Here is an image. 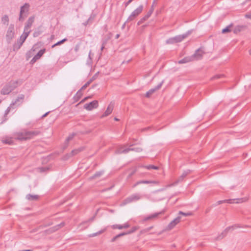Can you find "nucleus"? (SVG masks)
Wrapping results in <instances>:
<instances>
[{"mask_svg":"<svg viewBox=\"0 0 251 251\" xmlns=\"http://www.w3.org/2000/svg\"><path fill=\"white\" fill-rule=\"evenodd\" d=\"M123 228H127L130 227V225L128 223H125L123 225Z\"/></svg>","mask_w":251,"mask_h":251,"instance_id":"55","label":"nucleus"},{"mask_svg":"<svg viewBox=\"0 0 251 251\" xmlns=\"http://www.w3.org/2000/svg\"><path fill=\"white\" fill-rule=\"evenodd\" d=\"M233 24H230L229 25L227 26L226 27L223 28L222 31V33L225 34V33H226L231 32V28L233 26Z\"/></svg>","mask_w":251,"mask_h":251,"instance_id":"29","label":"nucleus"},{"mask_svg":"<svg viewBox=\"0 0 251 251\" xmlns=\"http://www.w3.org/2000/svg\"><path fill=\"white\" fill-rule=\"evenodd\" d=\"M30 28V27H27L26 26H25V27H24V31H25V32L29 31V33H30L31 32V30H29Z\"/></svg>","mask_w":251,"mask_h":251,"instance_id":"58","label":"nucleus"},{"mask_svg":"<svg viewBox=\"0 0 251 251\" xmlns=\"http://www.w3.org/2000/svg\"><path fill=\"white\" fill-rule=\"evenodd\" d=\"M152 10L150 9L149 11L148 12V13L145 15L147 17L149 18V17L151 16V15L152 13Z\"/></svg>","mask_w":251,"mask_h":251,"instance_id":"50","label":"nucleus"},{"mask_svg":"<svg viewBox=\"0 0 251 251\" xmlns=\"http://www.w3.org/2000/svg\"><path fill=\"white\" fill-rule=\"evenodd\" d=\"M99 73H96L91 79L93 81L97 77L98 74Z\"/></svg>","mask_w":251,"mask_h":251,"instance_id":"62","label":"nucleus"},{"mask_svg":"<svg viewBox=\"0 0 251 251\" xmlns=\"http://www.w3.org/2000/svg\"><path fill=\"white\" fill-rule=\"evenodd\" d=\"M58 229H58V227L57 226V225L51 227V230L52 232H54L55 231H57Z\"/></svg>","mask_w":251,"mask_h":251,"instance_id":"51","label":"nucleus"},{"mask_svg":"<svg viewBox=\"0 0 251 251\" xmlns=\"http://www.w3.org/2000/svg\"><path fill=\"white\" fill-rule=\"evenodd\" d=\"M34 19L35 17L33 16L30 17L27 20L25 26H26L27 27H31L34 23Z\"/></svg>","mask_w":251,"mask_h":251,"instance_id":"25","label":"nucleus"},{"mask_svg":"<svg viewBox=\"0 0 251 251\" xmlns=\"http://www.w3.org/2000/svg\"><path fill=\"white\" fill-rule=\"evenodd\" d=\"M122 148H123V147L122 146H121L120 147H119L116 151H115V153L116 154H121V153H123V152H122Z\"/></svg>","mask_w":251,"mask_h":251,"instance_id":"48","label":"nucleus"},{"mask_svg":"<svg viewBox=\"0 0 251 251\" xmlns=\"http://www.w3.org/2000/svg\"><path fill=\"white\" fill-rule=\"evenodd\" d=\"M133 0H128L125 3L126 7Z\"/></svg>","mask_w":251,"mask_h":251,"instance_id":"60","label":"nucleus"},{"mask_svg":"<svg viewBox=\"0 0 251 251\" xmlns=\"http://www.w3.org/2000/svg\"><path fill=\"white\" fill-rule=\"evenodd\" d=\"M106 228H104L103 229L100 230V231H98L97 232L91 234H90L89 235V237H93L99 235L103 233L106 230Z\"/></svg>","mask_w":251,"mask_h":251,"instance_id":"31","label":"nucleus"},{"mask_svg":"<svg viewBox=\"0 0 251 251\" xmlns=\"http://www.w3.org/2000/svg\"><path fill=\"white\" fill-rule=\"evenodd\" d=\"M202 56V53L201 52V50L200 49L197 50L195 53L193 54L191 57H193V61L195 60H199L201 58Z\"/></svg>","mask_w":251,"mask_h":251,"instance_id":"17","label":"nucleus"},{"mask_svg":"<svg viewBox=\"0 0 251 251\" xmlns=\"http://www.w3.org/2000/svg\"><path fill=\"white\" fill-rule=\"evenodd\" d=\"M143 10V5H140L131 13L126 20V22H129L133 21L142 12Z\"/></svg>","mask_w":251,"mask_h":251,"instance_id":"4","label":"nucleus"},{"mask_svg":"<svg viewBox=\"0 0 251 251\" xmlns=\"http://www.w3.org/2000/svg\"><path fill=\"white\" fill-rule=\"evenodd\" d=\"M141 196L139 194H134L126 198L123 201V204L126 205L129 203L137 201L141 198Z\"/></svg>","mask_w":251,"mask_h":251,"instance_id":"6","label":"nucleus"},{"mask_svg":"<svg viewBox=\"0 0 251 251\" xmlns=\"http://www.w3.org/2000/svg\"><path fill=\"white\" fill-rule=\"evenodd\" d=\"M40 133L41 132L39 130H25L23 132L18 133L15 137V139L21 141L29 140L39 135Z\"/></svg>","mask_w":251,"mask_h":251,"instance_id":"1","label":"nucleus"},{"mask_svg":"<svg viewBox=\"0 0 251 251\" xmlns=\"http://www.w3.org/2000/svg\"><path fill=\"white\" fill-rule=\"evenodd\" d=\"M84 149V148L83 147H81L78 148V149L73 150V151H72L70 153L67 154L66 155V159H68V158H69L70 157H72L75 155L77 154L79 152L83 151Z\"/></svg>","mask_w":251,"mask_h":251,"instance_id":"15","label":"nucleus"},{"mask_svg":"<svg viewBox=\"0 0 251 251\" xmlns=\"http://www.w3.org/2000/svg\"><path fill=\"white\" fill-rule=\"evenodd\" d=\"M164 213V211H160L159 212L155 213L154 214H152L150 216H147L145 217L143 219V222H146L149 220H152L156 218L159 215L163 214Z\"/></svg>","mask_w":251,"mask_h":251,"instance_id":"14","label":"nucleus"},{"mask_svg":"<svg viewBox=\"0 0 251 251\" xmlns=\"http://www.w3.org/2000/svg\"><path fill=\"white\" fill-rule=\"evenodd\" d=\"M178 214L179 215H184L185 216H188L191 215L192 213L191 212L185 213V212H182V211H179Z\"/></svg>","mask_w":251,"mask_h":251,"instance_id":"46","label":"nucleus"},{"mask_svg":"<svg viewBox=\"0 0 251 251\" xmlns=\"http://www.w3.org/2000/svg\"><path fill=\"white\" fill-rule=\"evenodd\" d=\"M105 44H106V41H103L102 44V46H101V49H100V50H101V51H102V50H103V49L105 48Z\"/></svg>","mask_w":251,"mask_h":251,"instance_id":"57","label":"nucleus"},{"mask_svg":"<svg viewBox=\"0 0 251 251\" xmlns=\"http://www.w3.org/2000/svg\"><path fill=\"white\" fill-rule=\"evenodd\" d=\"M10 107H8L7 109L5 110V114H4V120H3V121H5L7 120V118H6V117H7V114L9 113V112H10Z\"/></svg>","mask_w":251,"mask_h":251,"instance_id":"41","label":"nucleus"},{"mask_svg":"<svg viewBox=\"0 0 251 251\" xmlns=\"http://www.w3.org/2000/svg\"><path fill=\"white\" fill-rule=\"evenodd\" d=\"M188 34L179 35L174 37L170 38L166 40V43L168 44H173L179 43L188 36Z\"/></svg>","mask_w":251,"mask_h":251,"instance_id":"3","label":"nucleus"},{"mask_svg":"<svg viewBox=\"0 0 251 251\" xmlns=\"http://www.w3.org/2000/svg\"><path fill=\"white\" fill-rule=\"evenodd\" d=\"M114 107V103L112 102H111L108 107H107V109L105 112L102 114V115L101 116V118L106 117L108 116L109 114H110L113 109Z\"/></svg>","mask_w":251,"mask_h":251,"instance_id":"16","label":"nucleus"},{"mask_svg":"<svg viewBox=\"0 0 251 251\" xmlns=\"http://www.w3.org/2000/svg\"><path fill=\"white\" fill-rule=\"evenodd\" d=\"M242 226H240L239 225L235 224L232 226H229L227 227L219 236H218L215 240H219L223 238H224L225 236H226L228 232L231 229H233L235 228H238V227H241Z\"/></svg>","mask_w":251,"mask_h":251,"instance_id":"7","label":"nucleus"},{"mask_svg":"<svg viewBox=\"0 0 251 251\" xmlns=\"http://www.w3.org/2000/svg\"><path fill=\"white\" fill-rule=\"evenodd\" d=\"M120 234H121V235H122V236H124V235H126L129 234V233H128V231H127V232H122V233H121Z\"/></svg>","mask_w":251,"mask_h":251,"instance_id":"63","label":"nucleus"},{"mask_svg":"<svg viewBox=\"0 0 251 251\" xmlns=\"http://www.w3.org/2000/svg\"><path fill=\"white\" fill-rule=\"evenodd\" d=\"M112 228L113 229H123V225H113L112 226Z\"/></svg>","mask_w":251,"mask_h":251,"instance_id":"37","label":"nucleus"},{"mask_svg":"<svg viewBox=\"0 0 251 251\" xmlns=\"http://www.w3.org/2000/svg\"><path fill=\"white\" fill-rule=\"evenodd\" d=\"M224 75H214V76H213L212 78H211V79L212 80H214V79H219V78H220L222 77H224Z\"/></svg>","mask_w":251,"mask_h":251,"instance_id":"44","label":"nucleus"},{"mask_svg":"<svg viewBox=\"0 0 251 251\" xmlns=\"http://www.w3.org/2000/svg\"><path fill=\"white\" fill-rule=\"evenodd\" d=\"M24 98V95H20L18 97V98L15 100L14 101L12 102V103L10 104V106H12V105H14L17 104L19 105L20 104L22 103L23 101Z\"/></svg>","mask_w":251,"mask_h":251,"instance_id":"18","label":"nucleus"},{"mask_svg":"<svg viewBox=\"0 0 251 251\" xmlns=\"http://www.w3.org/2000/svg\"><path fill=\"white\" fill-rule=\"evenodd\" d=\"M96 15L94 13H92L89 18V19L87 20L88 22H90V24H91L94 22L95 18H96Z\"/></svg>","mask_w":251,"mask_h":251,"instance_id":"34","label":"nucleus"},{"mask_svg":"<svg viewBox=\"0 0 251 251\" xmlns=\"http://www.w3.org/2000/svg\"><path fill=\"white\" fill-rule=\"evenodd\" d=\"M3 142L7 144H11L13 143V141L11 139H5L3 141Z\"/></svg>","mask_w":251,"mask_h":251,"instance_id":"49","label":"nucleus"},{"mask_svg":"<svg viewBox=\"0 0 251 251\" xmlns=\"http://www.w3.org/2000/svg\"><path fill=\"white\" fill-rule=\"evenodd\" d=\"M152 227H153L152 226L149 227L143 230L142 232H148V231H150L151 229H152Z\"/></svg>","mask_w":251,"mask_h":251,"instance_id":"54","label":"nucleus"},{"mask_svg":"<svg viewBox=\"0 0 251 251\" xmlns=\"http://www.w3.org/2000/svg\"><path fill=\"white\" fill-rule=\"evenodd\" d=\"M65 224L64 222H62L60 224H58L57 225V226L58 227V229L63 227L64 226H65Z\"/></svg>","mask_w":251,"mask_h":251,"instance_id":"53","label":"nucleus"},{"mask_svg":"<svg viewBox=\"0 0 251 251\" xmlns=\"http://www.w3.org/2000/svg\"><path fill=\"white\" fill-rule=\"evenodd\" d=\"M38 169L39 170L40 172L43 173L48 171L49 168L48 167H40L38 168Z\"/></svg>","mask_w":251,"mask_h":251,"instance_id":"42","label":"nucleus"},{"mask_svg":"<svg viewBox=\"0 0 251 251\" xmlns=\"http://www.w3.org/2000/svg\"><path fill=\"white\" fill-rule=\"evenodd\" d=\"M163 83H164V80H162L155 87H154V88L151 89L149 91H148L146 94V95H145L146 97L150 98L152 94H153L155 91L159 90L161 87Z\"/></svg>","mask_w":251,"mask_h":251,"instance_id":"12","label":"nucleus"},{"mask_svg":"<svg viewBox=\"0 0 251 251\" xmlns=\"http://www.w3.org/2000/svg\"><path fill=\"white\" fill-rule=\"evenodd\" d=\"M131 150H131L132 151H136V152H141L143 151L142 148H141L140 147L131 148Z\"/></svg>","mask_w":251,"mask_h":251,"instance_id":"39","label":"nucleus"},{"mask_svg":"<svg viewBox=\"0 0 251 251\" xmlns=\"http://www.w3.org/2000/svg\"><path fill=\"white\" fill-rule=\"evenodd\" d=\"M26 39L20 36L19 39H18L16 42L13 45V50L15 51H18L22 47L23 43Z\"/></svg>","mask_w":251,"mask_h":251,"instance_id":"8","label":"nucleus"},{"mask_svg":"<svg viewBox=\"0 0 251 251\" xmlns=\"http://www.w3.org/2000/svg\"><path fill=\"white\" fill-rule=\"evenodd\" d=\"M118 239V237H117V235H116L115 236H114L113 238H112L111 240V242H115L117 239Z\"/></svg>","mask_w":251,"mask_h":251,"instance_id":"61","label":"nucleus"},{"mask_svg":"<svg viewBox=\"0 0 251 251\" xmlns=\"http://www.w3.org/2000/svg\"><path fill=\"white\" fill-rule=\"evenodd\" d=\"M75 133H73L71 135H70L66 139V141L68 143L69 142V141H70L71 140H72L74 137L75 136Z\"/></svg>","mask_w":251,"mask_h":251,"instance_id":"45","label":"nucleus"},{"mask_svg":"<svg viewBox=\"0 0 251 251\" xmlns=\"http://www.w3.org/2000/svg\"><path fill=\"white\" fill-rule=\"evenodd\" d=\"M45 232H46L47 234H51L53 233L51 230V227L49 229L45 230Z\"/></svg>","mask_w":251,"mask_h":251,"instance_id":"59","label":"nucleus"},{"mask_svg":"<svg viewBox=\"0 0 251 251\" xmlns=\"http://www.w3.org/2000/svg\"><path fill=\"white\" fill-rule=\"evenodd\" d=\"M190 170H187L186 171H185L182 174L177 178V179L175 181L174 183L170 184L168 186L171 187L173 186H175L176 184H177L179 182H181L183 180L184 178L189 174L190 173Z\"/></svg>","mask_w":251,"mask_h":251,"instance_id":"10","label":"nucleus"},{"mask_svg":"<svg viewBox=\"0 0 251 251\" xmlns=\"http://www.w3.org/2000/svg\"><path fill=\"white\" fill-rule=\"evenodd\" d=\"M16 35L15 25L13 24H10L6 31L5 38L7 43H11Z\"/></svg>","mask_w":251,"mask_h":251,"instance_id":"2","label":"nucleus"},{"mask_svg":"<svg viewBox=\"0 0 251 251\" xmlns=\"http://www.w3.org/2000/svg\"><path fill=\"white\" fill-rule=\"evenodd\" d=\"M1 22L3 25H8L9 23V17L7 15H5L1 18Z\"/></svg>","mask_w":251,"mask_h":251,"instance_id":"30","label":"nucleus"},{"mask_svg":"<svg viewBox=\"0 0 251 251\" xmlns=\"http://www.w3.org/2000/svg\"><path fill=\"white\" fill-rule=\"evenodd\" d=\"M104 173L103 171H98L95 174L89 178V180H93L100 177Z\"/></svg>","mask_w":251,"mask_h":251,"instance_id":"23","label":"nucleus"},{"mask_svg":"<svg viewBox=\"0 0 251 251\" xmlns=\"http://www.w3.org/2000/svg\"><path fill=\"white\" fill-rule=\"evenodd\" d=\"M138 228L137 226H133L132 228L128 231L129 234L135 232L138 229Z\"/></svg>","mask_w":251,"mask_h":251,"instance_id":"47","label":"nucleus"},{"mask_svg":"<svg viewBox=\"0 0 251 251\" xmlns=\"http://www.w3.org/2000/svg\"><path fill=\"white\" fill-rule=\"evenodd\" d=\"M181 220V216L178 215L176 218L170 222L166 229L167 230H170L173 229L178 223L180 222Z\"/></svg>","mask_w":251,"mask_h":251,"instance_id":"11","label":"nucleus"},{"mask_svg":"<svg viewBox=\"0 0 251 251\" xmlns=\"http://www.w3.org/2000/svg\"><path fill=\"white\" fill-rule=\"evenodd\" d=\"M83 24L85 26H86L87 25H89V24H90V22H88V20H87V21H86L85 23H84Z\"/></svg>","mask_w":251,"mask_h":251,"instance_id":"64","label":"nucleus"},{"mask_svg":"<svg viewBox=\"0 0 251 251\" xmlns=\"http://www.w3.org/2000/svg\"><path fill=\"white\" fill-rule=\"evenodd\" d=\"M151 183H156V182L154 181H150V180H140L137 181L133 186V187H136L139 184H151Z\"/></svg>","mask_w":251,"mask_h":251,"instance_id":"27","label":"nucleus"},{"mask_svg":"<svg viewBox=\"0 0 251 251\" xmlns=\"http://www.w3.org/2000/svg\"><path fill=\"white\" fill-rule=\"evenodd\" d=\"M82 96V91L81 90H78L74 97V100L75 101H77L81 98Z\"/></svg>","mask_w":251,"mask_h":251,"instance_id":"28","label":"nucleus"},{"mask_svg":"<svg viewBox=\"0 0 251 251\" xmlns=\"http://www.w3.org/2000/svg\"><path fill=\"white\" fill-rule=\"evenodd\" d=\"M19 83L20 84H21L22 83V81H19V80H11L8 83V84L10 87L11 90L13 91L14 89H15L16 88L18 87Z\"/></svg>","mask_w":251,"mask_h":251,"instance_id":"19","label":"nucleus"},{"mask_svg":"<svg viewBox=\"0 0 251 251\" xmlns=\"http://www.w3.org/2000/svg\"><path fill=\"white\" fill-rule=\"evenodd\" d=\"M12 91L10 87L7 84L5 85L1 90V94L2 95H7L9 94Z\"/></svg>","mask_w":251,"mask_h":251,"instance_id":"21","label":"nucleus"},{"mask_svg":"<svg viewBox=\"0 0 251 251\" xmlns=\"http://www.w3.org/2000/svg\"><path fill=\"white\" fill-rule=\"evenodd\" d=\"M39 198V196L37 195H31L29 194L26 196V198L30 201L38 200Z\"/></svg>","mask_w":251,"mask_h":251,"instance_id":"24","label":"nucleus"},{"mask_svg":"<svg viewBox=\"0 0 251 251\" xmlns=\"http://www.w3.org/2000/svg\"><path fill=\"white\" fill-rule=\"evenodd\" d=\"M235 200L234 199H228V200H223V201H219L217 202V204H222V203H225V202H227V203H232V201H234Z\"/></svg>","mask_w":251,"mask_h":251,"instance_id":"32","label":"nucleus"},{"mask_svg":"<svg viewBox=\"0 0 251 251\" xmlns=\"http://www.w3.org/2000/svg\"><path fill=\"white\" fill-rule=\"evenodd\" d=\"M137 171L136 169H134L127 176V179H129Z\"/></svg>","mask_w":251,"mask_h":251,"instance_id":"40","label":"nucleus"},{"mask_svg":"<svg viewBox=\"0 0 251 251\" xmlns=\"http://www.w3.org/2000/svg\"><path fill=\"white\" fill-rule=\"evenodd\" d=\"M149 18L145 15L143 18H142L137 23V25H140L142 24H143L145 21L147 20Z\"/></svg>","mask_w":251,"mask_h":251,"instance_id":"36","label":"nucleus"},{"mask_svg":"<svg viewBox=\"0 0 251 251\" xmlns=\"http://www.w3.org/2000/svg\"><path fill=\"white\" fill-rule=\"evenodd\" d=\"M89 85V83L86 82L81 88L80 90L81 91L85 89Z\"/></svg>","mask_w":251,"mask_h":251,"instance_id":"52","label":"nucleus"},{"mask_svg":"<svg viewBox=\"0 0 251 251\" xmlns=\"http://www.w3.org/2000/svg\"><path fill=\"white\" fill-rule=\"evenodd\" d=\"M144 167L148 170H151V169L158 170L159 169L158 167L154 166L153 165H148V166H144Z\"/></svg>","mask_w":251,"mask_h":251,"instance_id":"35","label":"nucleus"},{"mask_svg":"<svg viewBox=\"0 0 251 251\" xmlns=\"http://www.w3.org/2000/svg\"><path fill=\"white\" fill-rule=\"evenodd\" d=\"M246 28V25H237L235 26L233 29V32L235 34H237L240 32L245 30Z\"/></svg>","mask_w":251,"mask_h":251,"instance_id":"22","label":"nucleus"},{"mask_svg":"<svg viewBox=\"0 0 251 251\" xmlns=\"http://www.w3.org/2000/svg\"><path fill=\"white\" fill-rule=\"evenodd\" d=\"M245 17L251 19V12L248 13L245 15Z\"/></svg>","mask_w":251,"mask_h":251,"instance_id":"56","label":"nucleus"},{"mask_svg":"<svg viewBox=\"0 0 251 251\" xmlns=\"http://www.w3.org/2000/svg\"><path fill=\"white\" fill-rule=\"evenodd\" d=\"M66 41H67V38H64L58 42H57L56 43L54 44V45H53L51 47L52 48H53L54 47H55V46H59V45H61L62 44L64 43L65 42H66Z\"/></svg>","mask_w":251,"mask_h":251,"instance_id":"33","label":"nucleus"},{"mask_svg":"<svg viewBox=\"0 0 251 251\" xmlns=\"http://www.w3.org/2000/svg\"><path fill=\"white\" fill-rule=\"evenodd\" d=\"M29 4L27 3H25L23 6H21L19 18V20L20 21H24L25 17H27V13L29 10Z\"/></svg>","mask_w":251,"mask_h":251,"instance_id":"5","label":"nucleus"},{"mask_svg":"<svg viewBox=\"0 0 251 251\" xmlns=\"http://www.w3.org/2000/svg\"><path fill=\"white\" fill-rule=\"evenodd\" d=\"M192 61H193V57H191V56H187V57H185L184 58L178 61V63L179 64L186 63H188V62H191Z\"/></svg>","mask_w":251,"mask_h":251,"instance_id":"26","label":"nucleus"},{"mask_svg":"<svg viewBox=\"0 0 251 251\" xmlns=\"http://www.w3.org/2000/svg\"><path fill=\"white\" fill-rule=\"evenodd\" d=\"M29 34V31H27V32L24 31L23 34L21 36H22L24 38H25V39H26V38L28 36Z\"/></svg>","mask_w":251,"mask_h":251,"instance_id":"43","label":"nucleus"},{"mask_svg":"<svg viewBox=\"0 0 251 251\" xmlns=\"http://www.w3.org/2000/svg\"><path fill=\"white\" fill-rule=\"evenodd\" d=\"M98 106V101L97 100H95L89 103L85 104L84 105V108L87 110L91 111L93 109L97 108Z\"/></svg>","mask_w":251,"mask_h":251,"instance_id":"9","label":"nucleus"},{"mask_svg":"<svg viewBox=\"0 0 251 251\" xmlns=\"http://www.w3.org/2000/svg\"><path fill=\"white\" fill-rule=\"evenodd\" d=\"M133 145L132 144V145H130L129 146V148H126V149H125L124 150H123L122 151V152H123V153H128L129 151H132L131 150V147L133 146Z\"/></svg>","mask_w":251,"mask_h":251,"instance_id":"38","label":"nucleus"},{"mask_svg":"<svg viewBox=\"0 0 251 251\" xmlns=\"http://www.w3.org/2000/svg\"><path fill=\"white\" fill-rule=\"evenodd\" d=\"M43 32V30L42 29V25H41L35 29L33 33V36L35 38L37 37L40 36Z\"/></svg>","mask_w":251,"mask_h":251,"instance_id":"20","label":"nucleus"},{"mask_svg":"<svg viewBox=\"0 0 251 251\" xmlns=\"http://www.w3.org/2000/svg\"><path fill=\"white\" fill-rule=\"evenodd\" d=\"M46 49L41 50L31 59L30 61V64H33L35 63L37 60H38L45 52Z\"/></svg>","mask_w":251,"mask_h":251,"instance_id":"13","label":"nucleus"}]
</instances>
